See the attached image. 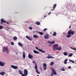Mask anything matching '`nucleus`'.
Masks as SVG:
<instances>
[{
    "mask_svg": "<svg viewBox=\"0 0 76 76\" xmlns=\"http://www.w3.org/2000/svg\"><path fill=\"white\" fill-rule=\"evenodd\" d=\"M24 74H22V76H26L28 75V70H27L26 69H25L24 70Z\"/></svg>",
    "mask_w": 76,
    "mask_h": 76,
    "instance_id": "1",
    "label": "nucleus"
},
{
    "mask_svg": "<svg viewBox=\"0 0 76 76\" xmlns=\"http://www.w3.org/2000/svg\"><path fill=\"white\" fill-rule=\"evenodd\" d=\"M72 30H69L68 32V35H74V34H75V31H71Z\"/></svg>",
    "mask_w": 76,
    "mask_h": 76,
    "instance_id": "2",
    "label": "nucleus"
},
{
    "mask_svg": "<svg viewBox=\"0 0 76 76\" xmlns=\"http://www.w3.org/2000/svg\"><path fill=\"white\" fill-rule=\"evenodd\" d=\"M51 70L52 71V72L53 73L54 75H57V73H56V72L55 70V69L53 68H52L51 69Z\"/></svg>",
    "mask_w": 76,
    "mask_h": 76,
    "instance_id": "3",
    "label": "nucleus"
},
{
    "mask_svg": "<svg viewBox=\"0 0 76 76\" xmlns=\"http://www.w3.org/2000/svg\"><path fill=\"white\" fill-rule=\"evenodd\" d=\"M3 48V50H4L6 52H7V54H9V49H8L7 47H4Z\"/></svg>",
    "mask_w": 76,
    "mask_h": 76,
    "instance_id": "4",
    "label": "nucleus"
},
{
    "mask_svg": "<svg viewBox=\"0 0 76 76\" xmlns=\"http://www.w3.org/2000/svg\"><path fill=\"white\" fill-rule=\"evenodd\" d=\"M43 69L45 70H46L47 69V64L45 63H44L43 64Z\"/></svg>",
    "mask_w": 76,
    "mask_h": 76,
    "instance_id": "5",
    "label": "nucleus"
},
{
    "mask_svg": "<svg viewBox=\"0 0 76 76\" xmlns=\"http://www.w3.org/2000/svg\"><path fill=\"white\" fill-rule=\"evenodd\" d=\"M3 23H6V20H4L3 18H2L1 20V24H3Z\"/></svg>",
    "mask_w": 76,
    "mask_h": 76,
    "instance_id": "6",
    "label": "nucleus"
},
{
    "mask_svg": "<svg viewBox=\"0 0 76 76\" xmlns=\"http://www.w3.org/2000/svg\"><path fill=\"white\" fill-rule=\"evenodd\" d=\"M57 6V4H55L53 5V9H51V11H53V10H54L55 9H56V7Z\"/></svg>",
    "mask_w": 76,
    "mask_h": 76,
    "instance_id": "7",
    "label": "nucleus"
},
{
    "mask_svg": "<svg viewBox=\"0 0 76 76\" xmlns=\"http://www.w3.org/2000/svg\"><path fill=\"white\" fill-rule=\"evenodd\" d=\"M11 67L14 69H18V67L17 66H15L13 65H12Z\"/></svg>",
    "mask_w": 76,
    "mask_h": 76,
    "instance_id": "8",
    "label": "nucleus"
},
{
    "mask_svg": "<svg viewBox=\"0 0 76 76\" xmlns=\"http://www.w3.org/2000/svg\"><path fill=\"white\" fill-rule=\"evenodd\" d=\"M28 57L30 59H32V58H33V56L31 55V54L29 53L28 55Z\"/></svg>",
    "mask_w": 76,
    "mask_h": 76,
    "instance_id": "9",
    "label": "nucleus"
},
{
    "mask_svg": "<svg viewBox=\"0 0 76 76\" xmlns=\"http://www.w3.org/2000/svg\"><path fill=\"white\" fill-rule=\"evenodd\" d=\"M36 49H37V50H38L39 51H41V52H42V53H45V51H43L41 49H39L37 47H36Z\"/></svg>",
    "mask_w": 76,
    "mask_h": 76,
    "instance_id": "10",
    "label": "nucleus"
},
{
    "mask_svg": "<svg viewBox=\"0 0 76 76\" xmlns=\"http://www.w3.org/2000/svg\"><path fill=\"white\" fill-rule=\"evenodd\" d=\"M45 38V39H48L49 38V36L48 35V34H46L45 35L44 37Z\"/></svg>",
    "mask_w": 76,
    "mask_h": 76,
    "instance_id": "11",
    "label": "nucleus"
},
{
    "mask_svg": "<svg viewBox=\"0 0 76 76\" xmlns=\"http://www.w3.org/2000/svg\"><path fill=\"white\" fill-rule=\"evenodd\" d=\"M53 47L56 49V48H57L58 47V44H56L53 45Z\"/></svg>",
    "mask_w": 76,
    "mask_h": 76,
    "instance_id": "12",
    "label": "nucleus"
},
{
    "mask_svg": "<svg viewBox=\"0 0 76 76\" xmlns=\"http://www.w3.org/2000/svg\"><path fill=\"white\" fill-rule=\"evenodd\" d=\"M23 58H25V57L26 56L25 52H23Z\"/></svg>",
    "mask_w": 76,
    "mask_h": 76,
    "instance_id": "13",
    "label": "nucleus"
},
{
    "mask_svg": "<svg viewBox=\"0 0 76 76\" xmlns=\"http://www.w3.org/2000/svg\"><path fill=\"white\" fill-rule=\"evenodd\" d=\"M26 38H27L28 39L30 40V41H31V40H32V39H31V37H29L28 36H26Z\"/></svg>",
    "mask_w": 76,
    "mask_h": 76,
    "instance_id": "14",
    "label": "nucleus"
},
{
    "mask_svg": "<svg viewBox=\"0 0 76 76\" xmlns=\"http://www.w3.org/2000/svg\"><path fill=\"white\" fill-rule=\"evenodd\" d=\"M0 66H4V64L1 61H0Z\"/></svg>",
    "mask_w": 76,
    "mask_h": 76,
    "instance_id": "15",
    "label": "nucleus"
},
{
    "mask_svg": "<svg viewBox=\"0 0 76 76\" xmlns=\"http://www.w3.org/2000/svg\"><path fill=\"white\" fill-rule=\"evenodd\" d=\"M35 69H36V70H38V67L37 66V63H35V66L34 67Z\"/></svg>",
    "mask_w": 76,
    "mask_h": 76,
    "instance_id": "16",
    "label": "nucleus"
},
{
    "mask_svg": "<svg viewBox=\"0 0 76 76\" xmlns=\"http://www.w3.org/2000/svg\"><path fill=\"white\" fill-rule=\"evenodd\" d=\"M19 72L20 74V75H21V76H22V75L23 74V72H22V71L20 70H19Z\"/></svg>",
    "mask_w": 76,
    "mask_h": 76,
    "instance_id": "17",
    "label": "nucleus"
},
{
    "mask_svg": "<svg viewBox=\"0 0 76 76\" xmlns=\"http://www.w3.org/2000/svg\"><path fill=\"white\" fill-rule=\"evenodd\" d=\"M33 37H34V38H37L39 37H38V35H35V34H34L33 35Z\"/></svg>",
    "mask_w": 76,
    "mask_h": 76,
    "instance_id": "18",
    "label": "nucleus"
},
{
    "mask_svg": "<svg viewBox=\"0 0 76 76\" xmlns=\"http://www.w3.org/2000/svg\"><path fill=\"white\" fill-rule=\"evenodd\" d=\"M57 50H61V47H60L59 48L58 47L56 49Z\"/></svg>",
    "mask_w": 76,
    "mask_h": 76,
    "instance_id": "19",
    "label": "nucleus"
},
{
    "mask_svg": "<svg viewBox=\"0 0 76 76\" xmlns=\"http://www.w3.org/2000/svg\"><path fill=\"white\" fill-rule=\"evenodd\" d=\"M6 73H5V72H1V73H0V74L1 75H2V76H4V75H5Z\"/></svg>",
    "mask_w": 76,
    "mask_h": 76,
    "instance_id": "20",
    "label": "nucleus"
},
{
    "mask_svg": "<svg viewBox=\"0 0 76 76\" xmlns=\"http://www.w3.org/2000/svg\"><path fill=\"white\" fill-rule=\"evenodd\" d=\"M18 45H19V46H20V47H23V45L22 44H21L20 42H19L18 43Z\"/></svg>",
    "mask_w": 76,
    "mask_h": 76,
    "instance_id": "21",
    "label": "nucleus"
},
{
    "mask_svg": "<svg viewBox=\"0 0 76 76\" xmlns=\"http://www.w3.org/2000/svg\"><path fill=\"white\" fill-rule=\"evenodd\" d=\"M33 52L35 54H39V52H38L37 51V50H33Z\"/></svg>",
    "mask_w": 76,
    "mask_h": 76,
    "instance_id": "22",
    "label": "nucleus"
},
{
    "mask_svg": "<svg viewBox=\"0 0 76 76\" xmlns=\"http://www.w3.org/2000/svg\"><path fill=\"white\" fill-rule=\"evenodd\" d=\"M70 48L71 49H72V50H74V51H76V48H72V47H70Z\"/></svg>",
    "mask_w": 76,
    "mask_h": 76,
    "instance_id": "23",
    "label": "nucleus"
},
{
    "mask_svg": "<svg viewBox=\"0 0 76 76\" xmlns=\"http://www.w3.org/2000/svg\"><path fill=\"white\" fill-rule=\"evenodd\" d=\"M67 60H68V59H66L64 61V64H67Z\"/></svg>",
    "mask_w": 76,
    "mask_h": 76,
    "instance_id": "24",
    "label": "nucleus"
},
{
    "mask_svg": "<svg viewBox=\"0 0 76 76\" xmlns=\"http://www.w3.org/2000/svg\"><path fill=\"white\" fill-rule=\"evenodd\" d=\"M53 36H56L57 35V33L56 32H54V33L53 34Z\"/></svg>",
    "mask_w": 76,
    "mask_h": 76,
    "instance_id": "25",
    "label": "nucleus"
},
{
    "mask_svg": "<svg viewBox=\"0 0 76 76\" xmlns=\"http://www.w3.org/2000/svg\"><path fill=\"white\" fill-rule=\"evenodd\" d=\"M36 25H39L40 24V23L38 22H36Z\"/></svg>",
    "mask_w": 76,
    "mask_h": 76,
    "instance_id": "26",
    "label": "nucleus"
},
{
    "mask_svg": "<svg viewBox=\"0 0 76 76\" xmlns=\"http://www.w3.org/2000/svg\"><path fill=\"white\" fill-rule=\"evenodd\" d=\"M47 58H53L52 56H48Z\"/></svg>",
    "mask_w": 76,
    "mask_h": 76,
    "instance_id": "27",
    "label": "nucleus"
},
{
    "mask_svg": "<svg viewBox=\"0 0 76 76\" xmlns=\"http://www.w3.org/2000/svg\"><path fill=\"white\" fill-rule=\"evenodd\" d=\"M36 72L37 73V74H40V72L38 71V69L36 70Z\"/></svg>",
    "mask_w": 76,
    "mask_h": 76,
    "instance_id": "28",
    "label": "nucleus"
},
{
    "mask_svg": "<svg viewBox=\"0 0 76 76\" xmlns=\"http://www.w3.org/2000/svg\"><path fill=\"white\" fill-rule=\"evenodd\" d=\"M17 39H18V38H17V37H13V39L14 40H17Z\"/></svg>",
    "mask_w": 76,
    "mask_h": 76,
    "instance_id": "29",
    "label": "nucleus"
},
{
    "mask_svg": "<svg viewBox=\"0 0 76 76\" xmlns=\"http://www.w3.org/2000/svg\"><path fill=\"white\" fill-rule=\"evenodd\" d=\"M64 56H67V53L66 52H64Z\"/></svg>",
    "mask_w": 76,
    "mask_h": 76,
    "instance_id": "30",
    "label": "nucleus"
},
{
    "mask_svg": "<svg viewBox=\"0 0 76 76\" xmlns=\"http://www.w3.org/2000/svg\"><path fill=\"white\" fill-rule=\"evenodd\" d=\"M73 55V53H70L68 55V57H72Z\"/></svg>",
    "mask_w": 76,
    "mask_h": 76,
    "instance_id": "31",
    "label": "nucleus"
},
{
    "mask_svg": "<svg viewBox=\"0 0 76 76\" xmlns=\"http://www.w3.org/2000/svg\"><path fill=\"white\" fill-rule=\"evenodd\" d=\"M39 34H40V35H42L44 34V33H43L42 32H39Z\"/></svg>",
    "mask_w": 76,
    "mask_h": 76,
    "instance_id": "32",
    "label": "nucleus"
},
{
    "mask_svg": "<svg viewBox=\"0 0 76 76\" xmlns=\"http://www.w3.org/2000/svg\"><path fill=\"white\" fill-rule=\"evenodd\" d=\"M71 37V35L70 34H68V35L66 36V38H70Z\"/></svg>",
    "mask_w": 76,
    "mask_h": 76,
    "instance_id": "33",
    "label": "nucleus"
},
{
    "mask_svg": "<svg viewBox=\"0 0 76 76\" xmlns=\"http://www.w3.org/2000/svg\"><path fill=\"white\" fill-rule=\"evenodd\" d=\"M61 70H62V71H65V69H64V68H62L61 69Z\"/></svg>",
    "mask_w": 76,
    "mask_h": 76,
    "instance_id": "34",
    "label": "nucleus"
},
{
    "mask_svg": "<svg viewBox=\"0 0 76 76\" xmlns=\"http://www.w3.org/2000/svg\"><path fill=\"white\" fill-rule=\"evenodd\" d=\"M69 61H70V62H72V63H75V62L71 60H69Z\"/></svg>",
    "mask_w": 76,
    "mask_h": 76,
    "instance_id": "35",
    "label": "nucleus"
},
{
    "mask_svg": "<svg viewBox=\"0 0 76 76\" xmlns=\"http://www.w3.org/2000/svg\"><path fill=\"white\" fill-rule=\"evenodd\" d=\"M50 65H52V66L54 65V63L53 62H51V63L50 64Z\"/></svg>",
    "mask_w": 76,
    "mask_h": 76,
    "instance_id": "36",
    "label": "nucleus"
},
{
    "mask_svg": "<svg viewBox=\"0 0 76 76\" xmlns=\"http://www.w3.org/2000/svg\"><path fill=\"white\" fill-rule=\"evenodd\" d=\"M29 29H30V30H32V27L31 26H29Z\"/></svg>",
    "mask_w": 76,
    "mask_h": 76,
    "instance_id": "37",
    "label": "nucleus"
},
{
    "mask_svg": "<svg viewBox=\"0 0 76 76\" xmlns=\"http://www.w3.org/2000/svg\"><path fill=\"white\" fill-rule=\"evenodd\" d=\"M55 43V41H53L51 42V44H54Z\"/></svg>",
    "mask_w": 76,
    "mask_h": 76,
    "instance_id": "38",
    "label": "nucleus"
},
{
    "mask_svg": "<svg viewBox=\"0 0 76 76\" xmlns=\"http://www.w3.org/2000/svg\"><path fill=\"white\" fill-rule=\"evenodd\" d=\"M3 27L2 26H0V29H3Z\"/></svg>",
    "mask_w": 76,
    "mask_h": 76,
    "instance_id": "39",
    "label": "nucleus"
},
{
    "mask_svg": "<svg viewBox=\"0 0 76 76\" xmlns=\"http://www.w3.org/2000/svg\"><path fill=\"white\" fill-rule=\"evenodd\" d=\"M11 44L12 45H14V43L13 42H11Z\"/></svg>",
    "mask_w": 76,
    "mask_h": 76,
    "instance_id": "40",
    "label": "nucleus"
},
{
    "mask_svg": "<svg viewBox=\"0 0 76 76\" xmlns=\"http://www.w3.org/2000/svg\"><path fill=\"white\" fill-rule=\"evenodd\" d=\"M47 28H45L44 29V30H43L44 31H47Z\"/></svg>",
    "mask_w": 76,
    "mask_h": 76,
    "instance_id": "41",
    "label": "nucleus"
},
{
    "mask_svg": "<svg viewBox=\"0 0 76 76\" xmlns=\"http://www.w3.org/2000/svg\"><path fill=\"white\" fill-rule=\"evenodd\" d=\"M56 50V48H53V50L54 51H55V50Z\"/></svg>",
    "mask_w": 76,
    "mask_h": 76,
    "instance_id": "42",
    "label": "nucleus"
},
{
    "mask_svg": "<svg viewBox=\"0 0 76 76\" xmlns=\"http://www.w3.org/2000/svg\"><path fill=\"white\" fill-rule=\"evenodd\" d=\"M68 69H71L72 67H71V66H69L68 67Z\"/></svg>",
    "mask_w": 76,
    "mask_h": 76,
    "instance_id": "43",
    "label": "nucleus"
},
{
    "mask_svg": "<svg viewBox=\"0 0 76 76\" xmlns=\"http://www.w3.org/2000/svg\"><path fill=\"white\" fill-rule=\"evenodd\" d=\"M51 12H50L48 13V15H50L51 14Z\"/></svg>",
    "mask_w": 76,
    "mask_h": 76,
    "instance_id": "44",
    "label": "nucleus"
},
{
    "mask_svg": "<svg viewBox=\"0 0 76 76\" xmlns=\"http://www.w3.org/2000/svg\"><path fill=\"white\" fill-rule=\"evenodd\" d=\"M53 75H54V74H53V73H52L51 74V76H54Z\"/></svg>",
    "mask_w": 76,
    "mask_h": 76,
    "instance_id": "45",
    "label": "nucleus"
},
{
    "mask_svg": "<svg viewBox=\"0 0 76 76\" xmlns=\"http://www.w3.org/2000/svg\"><path fill=\"white\" fill-rule=\"evenodd\" d=\"M33 63H34L35 64V63H36V62H35L34 61H33Z\"/></svg>",
    "mask_w": 76,
    "mask_h": 76,
    "instance_id": "46",
    "label": "nucleus"
},
{
    "mask_svg": "<svg viewBox=\"0 0 76 76\" xmlns=\"http://www.w3.org/2000/svg\"><path fill=\"white\" fill-rule=\"evenodd\" d=\"M47 15H46L44 16V18H46V17H47Z\"/></svg>",
    "mask_w": 76,
    "mask_h": 76,
    "instance_id": "47",
    "label": "nucleus"
},
{
    "mask_svg": "<svg viewBox=\"0 0 76 76\" xmlns=\"http://www.w3.org/2000/svg\"><path fill=\"white\" fill-rule=\"evenodd\" d=\"M49 44H51V42H50V41H49Z\"/></svg>",
    "mask_w": 76,
    "mask_h": 76,
    "instance_id": "48",
    "label": "nucleus"
},
{
    "mask_svg": "<svg viewBox=\"0 0 76 76\" xmlns=\"http://www.w3.org/2000/svg\"><path fill=\"white\" fill-rule=\"evenodd\" d=\"M6 23L7 24H9V23H8L7 22H6Z\"/></svg>",
    "mask_w": 76,
    "mask_h": 76,
    "instance_id": "49",
    "label": "nucleus"
},
{
    "mask_svg": "<svg viewBox=\"0 0 76 76\" xmlns=\"http://www.w3.org/2000/svg\"><path fill=\"white\" fill-rule=\"evenodd\" d=\"M3 52H4V49H3Z\"/></svg>",
    "mask_w": 76,
    "mask_h": 76,
    "instance_id": "50",
    "label": "nucleus"
},
{
    "mask_svg": "<svg viewBox=\"0 0 76 76\" xmlns=\"http://www.w3.org/2000/svg\"><path fill=\"white\" fill-rule=\"evenodd\" d=\"M71 27V26H70L69 27V28H70Z\"/></svg>",
    "mask_w": 76,
    "mask_h": 76,
    "instance_id": "51",
    "label": "nucleus"
},
{
    "mask_svg": "<svg viewBox=\"0 0 76 76\" xmlns=\"http://www.w3.org/2000/svg\"><path fill=\"white\" fill-rule=\"evenodd\" d=\"M63 34H66V33H64Z\"/></svg>",
    "mask_w": 76,
    "mask_h": 76,
    "instance_id": "52",
    "label": "nucleus"
},
{
    "mask_svg": "<svg viewBox=\"0 0 76 76\" xmlns=\"http://www.w3.org/2000/svg\"><path fill=\"white\" fill-rule=\"evenodd\" d=\"M33 33H34L35 32V31H33Z\"/></svg>",
    "mask_w": 76,
    "mask_h": 76,
    "instance_id": "53",
    "label": "nucleus"
},
{
    "mask_svg": "<svg viewBox=\"0 0 76 76\" xmlns=\"http://www.w3.org/2000/svg\"><path fill=\"white\" fill-rule=\"evenodd\" d=\"M37 76H39V75H37Z\"/></svg>",
    "mask_w": 76,
    "mask_h": 76,
    "instance_id": "54",
    "label": "nucleus"
}]
</instances>
